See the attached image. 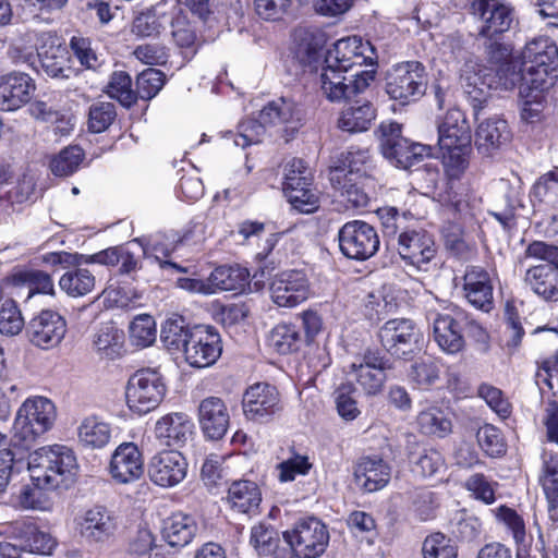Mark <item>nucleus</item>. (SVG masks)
<instances>
[{
	"instance_id": "nucleus-1",
	"label": "nucleus",
	"mask_w": 558,
	"mask_h": 558,
	"mask_svg": "<svg viewBox=\"0 0 558 558\" xmlns=\"http://www.w3.org/2000/svg\"><path fill=\"white\" fill-rule=\"evenodd\" d=\"M361 38L353 36L336 41L325 56L320 88L330 101L351 100L363 94L375 78L374 70H359L368 59Z\"/></svg>"
},
{
	"instance_id": "nucleus-2",
	"label": "nucleus",
	"mask_w": 558,
	"mask_h": 558,
	"mask_svg": "<svg viewBox=\"0 0 558 558\" xmlns=\"http://www.w3.org/2000/svg\"><path fill=\"white\" fill-rule=\"evenodd\" d=\"M461 87L474 110L481 109L490 97V92L512 90L514 87L526 86L527 75L520 58H511L509 62L493 69L475 63L464 64L461 73Z\"/></svg>"
},
{
	"instance_id": "nucleus-3",
	"label": "nucleus",
	"mask_w": 558,
	"mask_h": 558,
	"mask_svg": "<svg viewBox=\"0 0 558 558\" xmlns=\"http://www.w3.org/2000/svg\"><path fill=\"white\" fill-rule=\"evenodd\" d=\"M27 470L35 486L53 489L73 481L77 460L66 446H46L29 453Z\"/></svg>"
},
{
	"instance_id": "nucleus-4",
	"label": "nucleus",
	"mask_w": 558,
	"mask_h": 558,
	"mask_svg": "<svg viewBox=\"0 0 558 558\" xmlns=\"http://www.w3.org/2000/svg\"><path fill=\"white\" fill-rule=\"evenodd\" d=\"M525 257L546 260L550 265H537L526 270L524 282L545 301L558 300V246L534 241L525 250Z\"/></svg>"
},
{
	"instance_id": "nucleus-5",
	"label": "nucleus",
	"mask_w": 558,
	"mask_h": 558,
	"mask_svg": "<svg viewBox=\"0 0 558 558\" xmlns=\"http://www.w3.org/2000/svg\"><path fill=\"white\" fill-rule=\"evenodd\" d=\"M521 63L526 73V84L550 87L558 73V48L548 37L536 38L524 47Z\"/></svg>"
},
{
	"instance_id": "nucleus-6",
	"label": "nucleus",
	"mask_w": 558,
	"mask_h": 558,
	"mask_svg": "<svg viewBox=\"0 0 558 558\" xmlns=\"http://www.w3.org/2000/svg\"><path fill=\"white\" fill-rule=\"evenodd\" d=\"M401 132V124L386 121L380 123L376 135L383 156L397 168L408 170L421 162L424 157L429 156L430 148L410 142L402 136Z\"/></svg>"
},
{
	"instance_id": "nucleus-7",
	"label": "nucleus",
	"mask_w": 558,
	"mask_h": 558,
	"mask_svg": "<svg viewBox=\"0 0 558 558\" xmlns=\"http://www.w3.org/2000/svg\"><path fill=\"white\" fill-rule=\"evenodd\" d=\"M166 391L163 377L157 369L142 368L129 378L125 388L126 404L135 414H147L158 408Z\"/></svg>"
},
{
	"instance_id": "nucleus-8",
	"label": "nucleus",
	"mask_w": 558,
	"mask_h": 558,
	"mask_svg": "<svg viewBox=\"0 0 558 558\" xmlns=\"http://www.w3.org/2000/svg\"><path fill=\"white\" fill-rule=\"evenodd\" d=\"M56 417V407L49 399L28 398L17 410L13 425L14 437L26 442L34 441L51 429Z\"/></svg>"
},
{
	"instance_id": "nucleus-9",
	"label": "nucleus",
	"mask_w": 558,
	"mask_h": 558,
	"mask_svg": "<svg viewBox=\"0 0 558 558\" xmlns=\"http://www.w3.org/2000/svg\"><path fill=\"white\" fill-rule=\"evenodd\" d=\"M428 75L418 61L393 65L386 75V92L390 98L408 104L420 99L426 92Z\"/></svg>"
},
{
	"instance_id": "nucleus-10",
	"label": "nucleus",
	"mask_w": 558,
	"mask_h": 558,
	"mask_svg": "<svg viewBox=\"0 0 558 558\" xmlns=\"http://www.w3.org/2000/svg\"><path fill=\"white\" fill-rule=\"evenodd\" d=\"M283 538L298 558H318L325 553L330 536L327 526L311 517L295 522L283 533Z\"/></svg>"
},
{
	"instance_id": "nucleus-11",
	"label": "nucleus",
	"mask_w": 558,
	"mask_h": 558,
	"mask_svg": "<svg viewBox=\"0 0 558 558\" xmlns=\"http://www.w3.org/2000/svg\"><path fill=\"white\" fill-rule=\"evenodd\" d=\"M341 253L355 260L371 258L379 248V236L375 228L362 220L344 223L338 232Z\"/></svg>"
},
{
	"instance_id": "nucleus-12",
	"label": "nucleus",
	"mask_w": 558,
	"mask_h": 558,
	"mask_svg": "<svg viewBox=\"0 0 558 558\" xmlns=\"http://www.w3.org/2000/svg\"><path fill=\"white\" fill-rule=\"evenodd\" d=\"M387 368H389L388 361L384 356L367 351L350 364L348 376L356 383L365 396L373 397L381 392L386 383Z\"/></svg>"
},
{
	"instance_id": "nucleus-13",
	"label": "nucleus",
	"mask_w": 558,
	"mask_h": 558,
	"mask_svg": "<svg viewBox=\"0 0 558 558\" xmlns=\"http://www.w3.org/2000/svg\"><path fill=\"white\" fill-rule=\"evenodd\" d=\"M379 339L388 353L404 357L418 349L422 333L412 320L396 318L386 322L379 329Z\"/></svg>"
},
{
	"instance_id": "nucleus-14",
	"label": "nucleus",
	"mask_w": 558,
	"mask_h": 558,
	"mask_svg": "<svg viewBox=\"0 0 558 558\" xmlns=\"http://www.w3.org/2000/svg\"><path fill=\"white\" fill-rule=\"evenodd\" d=\"M311 293V283L303 270L281 271L270 283L271 300L280 307H295L305 302Z\"/></svg>"
},
{
	"instance_id": "nucleus-15",
	"label": "nucleus",
	"mask_w": 558,
	"mask_h": 558,
	"mask_svg": "<svg viewBox=\"0 0 558 558\" xmlns=\"http://www.w3.org/2000/svg\"><path fill=\"white\" fill-rule=\"evenodd\" d=\"M470 12L481 23L478 35L490 40L509 31L513 22L512 9L499 0H473Z\"/></svg>"
},
{
	"instance_id": "nucleus-16",
	"label": "nucleus",
	"mask_w": 558,
	"mask_h": 558,
	"mask_svg": "<svg viewBox=\"0 0 558 558\" xmlns=\"http://www.w3.org/2000/svg\"><path fill=\"white\" fill-rule=\"evenodd\" d=\"M221 352L219 333L209 326H195L183 354L191 366L202 368L216 363Z\"/></svg>"
},
{
	"instance_id": "nucleus-17",
	"label": "nucleus",
	"mask_w": 558,
	"mask_h": 558,
	"mask_svg": "<svg viewBox=\"0 0 558 558\" xmlns=\"http://www.w3.org/2000/svg\"><path fill=\"white\" fill-rule=\"evenodd\" d=\"M398 253L409 265L427 271L436 258V245L433 238L423 230H404L398 235Z\"/></svg>"
},
{
	"instance_id": "nucleus-18",
	"label": "nucleus",
	"mask_w": 558,
	"mask_h": 558,
	"mask_svg": "<svg viewBox=\"0 0 558 558\" xmlns=\"http://www.w3.org/2000/svg\"><path fill=\"white\" fill-rule=\"evenodd\" d=\"M76 529L87 543H105L114 536L118 519L114 512L106 507L94 506L77 518Z\"/></svg>"
},
{
	"instance_id": "nucleus-19",
	"label": "nucleus",
	"mask_w": 558,
	"mask_h": 558,
	"mask_svg": "<svg viewBox=\"0 0 558 558\" xmlns=\"http://www.w3.org/2000/svg\"><path fill=\"white\" fill-rule=\"evenodd\" d=\"M242 404L246 418L260 423L268 422L281 410L278 390L267 383L250 386L243 396Z\"/></svg>"
},
{
	"instance_id": "nucleus-20",
	"label": "nucleus",
	"mask_w": 558,
	"mask_h": 558,
	"mask_svg": "<svg viewBox=\"0 0 558 558\" xmlns=\"http://www.w3.org/2000/svg\"><path fill=\"white\" fill-rule=\"evenodd\" d=\"M466 326L475 335L483 332L482 327L475 320H469L468 317L454 318L447 314H438L433 322L434 339L444 352L458 353L464 347L462 328Z\"/></svg>"
},
{
	"instance_id": "nucleus-21",
	"label": "nucleus",
	"mask_w": 558,
	"mask_h": 558,
	"mask_svg": "<svg viewBox=\"0 0 558 558\" xmlns=\"http://www.w3.org/2000/svg\"><path fill=\"white\" fill-rule=\"evenodd\" d=\"M187 471L185 458L178 450H163L156 453L148 464V476L161 487H173L181 483Z\"/></svg>"
},
{
	"instance_id": "nucleus-22",
	"label": "nucleus",
	"mask_w": 558,
	"mask_h": 558,
	"mask_svg": "<svg viewBox=\"0 0 558 558\" xmlns=\"http://www.w3.org/2000/svg\"><path fill=\"white\" fill-rule=\"evenodd\" d=\"M144 473V459L134 442L120 444L111 454L109 474L119 484H130Z\"/></svg>"
},
{
	"instance_id": "nucleus-23",
	"label": "nucleus",
	"mask_w": 558,
	"mask_h": 558,
	"mask_svg": "<svg viewBox=\"0 0 558 558\" xmlns=\"http://www.w3.org/2000/svg\"><path fill=\"white\" fill-rule=\"evenodd\" d=\"M66 324L57 312L45 310L36 315L28 324L29 341L41 349L57 347L64 338Z\"/></svg>"
},
{
	"instance_id": "nucleus-24",
	"label": "nucleus",
	"mask_w": 558,
	"mask_h": 558,
	"mask_svg": "<svg viewBox=\"0 0 558 558\" xmlns=\"http://www.w3.org/2000/svg\"><path fill=\"white\" fill-rule=\"evenodd\" d=\"M36 89L34 80L26 73L12 72L0 76V109L14 111L31 99Z\"/></svg>"
},
{
	"instance_id": "nucleus-25",
	"label": "nucleus",
	"mask_w": 558,
	"mask_h": 558,
	"mask_svg": "<svg viewBox=\"0 0 558 558\" xmlns=\"http://www.w3.org/2000/svg\"><path fill=\"white\" fill-rule=\"evenodd\" d=\"M195 430L192 418L181 412L170 413L160 417L154 427L159 442L167 447L180 448L187 444Z\"/></svg>"
},
{
	"instance_id": "nucleus-26",
	"label": "nucleus",
	"mask_w": 558,
	"mask_h": 558,
	"mask_svg": "<svg viewBox=\"0 0 558 558\" xmlns=\"http://www.w3.org/2000/svg\"><path fill=\"white\" fill-rule=\"evenodd\" d=\"M198 421L204 435L221 439L228 432L230 414L226 402L218 397H207L198 405Z\"/></svg>"
},
{
	"instance_id": "nucleus-27",
	"label": "nucleus",
	"mask_w": 558,
	"mask_h": 558,
	"mask_svg": "<svg viewBox=\"0 0 558 558\" xmlns=\"http://www.w3.org/2000/svg\"><path fill=\"white\" fill-rule=\"evenodd\" d=\"M259 119L268 128H279L284 133H293L301 125L302 112L292 99L280 97L262 109Z\"/></svg>"
},
{
	"instance_id": "nucleus-28",
	"label": "nucleus",
	"mask_w": 558,
	"mask_h": 558,
	"mask_svg": "<svg viewBox=\"0 0 558 558\" xmlns=\"http://www.w3.org/2000/svg\"><path fill=\"white\" fill-rule=\"evenodd\" d=\"M493 290L490 275L484 268L466 267L463 276V291L470 304L484 312H489L493 307Z\"/></svg>"
},
{
	"instance_id": "nucleus-29",
	"label": "nucleus",
	"mask_w": 558,
	"mask_h": 558,
	"mask_svg": "<svg viewBox=\"0 0 558 558\" xmlns=\"http://www.w3.org/2000/svg\"><path fill=\"white\" fill-rule=\"evenodd\" d=\"M390 477V465L377 456L361 458L354 468L355 484L366 493L383 489Z\"/></svg>"
},
{
	"instance_id": "nucleus-30",
	"label": "nucleus",
	"mask_w": 558,
	"mask_h": 558,
	"mask_svg": "<svg viewBox=\"0 0 558 558\" xmlns=\"http://www.w3.org/2000/svg\"><path fill=\"white\" fill-rule=\"evenodd\" d=\"M440 148L470 147L471 130L464 113L459 109L449 110L438 126Z\"/></svg>"
},
{
	"instance_id": "nucleus-31",
	"label": "nucleus",
	"mask_w": 558,
	"mask_h": 558,
	"mask_svg": "<svg viewBox=\"0 0 558 558\" xmlns=\"http://www.w3.org/2000/svg\"><path fill=\"white\" fill-rule=\"evenodd\" d=\"M250 271L242 266H220L209 276L213 293L232 291L236 294L251 292Z\"/></svg>"
},
{
	"instance_id": "nucleus-32",
	"label": "nucleus",
	"mask_w": 558,
	"mask_h": 558,
	"mask_svg": "<svg viewBox=\"0 0 558 558\" xmlns=\"http://www.w3.org/2000/svg\"><path fill=\"white\" fill-rule=\"evenodd\" d=\"M510 138L511 133L507 122L499 118L482 121L475 133V144L478 150L486 155L506 145Z\"/></svg>"
},
{
	"instance_id": "nucleus-33",
	"label": "nucleus",
	"mask_w": 558,
	"mask_h": 558,
	"mask_svg": "<svg viewBox=\"0 0 558 558\" xmlns=\"http://www.w3.org/2000/svg\"><path fill=\"white\" fill-rule=\"evenodd\" d=\"M85 263H95L106 266H120L119 272L131 275L141 267V260L132 252L131 246H113L88 256H81Z\"/></svg>"
},
{
	"instance_id": "nucleus-34",
	"label": "nucleus",
	"mask_w": 558,
	"mask_h": 558,
	"mask_svg": "<svg viewBox=\"0 0 558 558\" xmlns=\"http://www.w3.org/2000/svg\"><path fill=\"white\" fill-rule=\"evenodd\" d=\"M228 501L240 513L256 514L262 501L258 486L251 481H236L228 490Z\"/></svg>"
},
{
	"instance_id": "nucleus-35",
	"label": "nucleus",
	"mask_w": 558,
	"mask_h": 558,
	"mask_svg": "<svg viewBox=\"0 0 558 558\" xmlns=\"http://www.w3.org/2000/svg\"><path fill=\"white\" fill-rule=\"evenodd\" d=\"M197 524L195 520L184 513H174L167 518L162 526V536L172 547H184L196 535Z\"/></svg>"
},
{
	"instance_id": "nucleus-36",
	"label": "nucleus",
	"mask_w": 558,
	"mask_h": 558,
	"mask_svg": "<svg viewBox=\"0 0 558 558\" xmlns=\"http://www.w3.org/2000/svg\"><path fill=\"white\" fill-rule=\"evenodd\" d=\"M329 180L335 190L340 192L343 201L354 208L366 207L369 202L368 194L362 186L355 182L356 178H351L344 168H333L330 170Z\"/></svg>"
},
{
	"instance_id": "nucleus-37",
	"label": "nucleus",
	"mask_w": 558,
	"mask_h": 558,
	"mask_svg": "<svg viewBox=\"0 0 558 558\" xmlns=\"http://www.w3.org/2000/svg\"><path fill=\"white\" fill-rule=\"evenodd\" d=\"M111 426L98 416L85 417L77 427L80 444L88 449H101L111 439Z\"/></svg>"
},
{
	"instance_id": "nucleus-38",
	"label": "nucleus",
	"mask_w": 558,
	"mask_h": 558,
	"mask_svg": "<svg viewBox=\"0 0 558 558\" xmlns=\"http://www.w3.org/2000/svg\"><path fill=\"white\" fill-rule=\"evenodd\" d=\"M21 549L31 554L51 555L57 546L56 538L33 523H24L17 532Z\"/></svg>"
},
{
	"instance_id": "nucleus-39",
	"label": "nucleus",
	"mask_w": 558,
	"mask_h": 558,
	"mask_svg": "<svg viewBox=\"0 0 558 558\" xmlns=\"http://www.w3.org/2000/svg\"><path fill=\"white\" fill-rule=\"evenodd\" d=\"M374 118L375 111L372 105L362 99H356L343 109L338 125L349 133L363 132L369 128Z\"/></svg>"
},
{
	"instance_id": "nucleus-40",
	"label": "nucleus",
	"mask_w": 558,
	"mask_h": 558,
	"mask_svg": "<svg viewBox=\"0 0 558 558\" xmlns=\"http://www.w3.org/2000/svg\"><path fill=\"white\" fill-rule=\"evenodd\" d=\"M96 284V278L87 268H74L64 272L60 280V289L69 296L80 298L90 293Z\"/></svg>"
},
{
	"instance_id": "nucleus-41",
	"label": "nucleus",
	"mask_w": 558,
	"mask_h": 558,
	"mask_svg": "<svg viewBox=\"0 0 558 558\" xmlns=\"http://www.w3.org/2000/svg\"><path fill=\"white\" fill-rule=\"evenodd\" d=\"M124 333L113 323H105L99 326L94 335V348L105 356L113 359L121 352Z\"/></svg>"
},
{
	"instance_id": "nucleus-42",
	"label": "nucleus",
	"mask_w": 558,
	"mask_h": 558,
	"mask_svg": "<svg viewBox=\"0 0 558 558\" xmlns=\"http://www.w3.org/2000/svg\"><path fill=\"white\" fill-rule=\"evenodd\" d=\"M420 430L423 434L446 437L451 433L452 424L445 412L437 408L430 407L418 413L416 418Z\"/></svg>"
},
{
	"instance_id": "nucleus-43",
	"label": "nucleus",
	"mask_w": 558,
	"mask_h": 558,
	"mask_svg": "<svg viewBox=\"0 0 558 558\" xmlns=\"http://www.w3.org/2000/svg\"><path fill=\"white\" fill-rule=\"evenodd\" d=\"M547 88L548 87H536L531 84L520 88L521 118L524 121L532 123L541 118L545 106L544 92Z\"/></svg>"
},
{
	"instance_id": "nucleus-44",
	"label": "nucleus",
	"mask_w": 558,
	"mask_h": 558,
	"mask_svg": "<svg viewBox=\"0 0 558 558\" xmlns=\"http://www.w3.org/2000/svg\"><path fill=\"white\" fill-rule=\"evenodd\" d=\"M498 521L502 522L513 535L515 543L519 545L517 558H529L526 550V533L523 519L517 513L515 510L500 506L493 510Z\"/></svg>"
},
{
	"instance_id": "nucleus-45",
	"label": "nucleus",
	"mask_w": 558,
	"mask_h": 558,
	"mask_svg": "<svg viewBox=\"0 0 558 558\" xmlns=\"http://www.w3.org/2000/svg\"><path fill=\"white\" fill-rule=\"evenodd\" d=\"M541 483L550 511H558V453L544 452Z\"/></svg>"
},
{
	"instance_id": "nucleus-46",
	"label": "nucleus",
	"mask_w": 558,
	"mask_h": 558,
	"mask_svg": "<svg viewBox=\"0 0 558 558\" xmlns=\"http://www.w3.org/2000/svg\"><path fill=\"white\" fill-rule=\"evenodd\" d=\"M193 328L183 325L182 319H170L161 328V341L171 352H184Z\"/></svg>"
},
{
	"instance_id": "nucleus-47",
	"label": "nucleus",
	"mask_w": 558,
	"mask_h": 558,
	"mask_svg": "<svg viewBox=\"0 0 558 558\" xmlns=\"http://www.w3.org/2000/svg\"><path fill=\"white\" fill-rule=\"evenodd\" d=\"M84 160V151L78 146H69L50 160V170L57 177H68L77 171Z\"/></svg>"
},
{
	"instance_id": "nucleus-48",
	"label": "nucleus",
	"mask_w": 558,
	"mask_h": 558,
	"mask_svg": "<svg viewBox=\"0 0 558 558\" xmlns=\"http://www.w3.org/2000/svg\"><path fill=\"white\" fill-rule=\"evenodd\" d=\"M268 128L267 124L255 120L243 121L238 126V132L229 131L226 133L227 140H232L233 145L236 147L245 148L248 145L262 142L263 135Z\"/></svg>"
},
{
	"instance_id": "nucleus-49",
	"label": "nucleus",
	"mask_w": 558,
	"mask_h": 558,
	"mask_svg": "<svg viewBox=\"0 0 558 558\" xmlns=\"http://www.w3.org/2000/svg\"><path fill=\"white\" fill-rule=\"evenodd\" d=\"M250 544L258 556H270L278 548L279 537L270 525L260 523L252 527Z\"/></svg>"
},
{
	"instance_id": "nucleus-50",
	"label": "nucleus",
	"mask_w": 558,
	"mask_h": 558,
	"mask_svg": "<svg viewBox=\"0 0 558 558\" xmlns=\"http://www.w3.org/2000/svg\"><path fill=\"white\" fill-rule=\"evenodd\" d=\"M410 380L420 389H428L439 378V367L432 357L415 361L409 373Z\"/></svg>"
},
{
	"instance_id": "nucleus-51",
	"label": "nucleus",
	"mask_w": 558,
	"mask_h": 558,
	"mask_svg": "<svg viewBox=\"0 0 558 558\" xmlns=\"http://www.w3.org/2000/svg\"><path fill=\"white\" fill-rule=\"evenodd\" d=\"M130 75L123 71L113 72L106 93L110 98L117 99L122 106L130 107L135 101V94L132 90Z\"/></svg>"
},
{
	"instance_id": "nucleus-52",
	"label": "nucleus",
	"mask_w": 558,
	"mask_h": 558,
	"mask_svg": "<svg viewBox=\"0 0 558 558\" xmlns=\"http://www.w3.org/2000/svg\"><path fill=\"white\" fill-rule=\"evenodd\" d=\"M301 337L295 326L277 325L270 333V344L280 354H288L298 349Z\"/></svg>"
},
{
	"instance_id": "nucleus-53",
	"label": "nucleus",
	"mask_w": 558,
	"mask_h": 558,
	"mask_svg": "<svg viewBox=\"0 0 558 558\" xmlns=\"http://www.w3.org/2000/svg\"><path fill=\"white\" fill-rule=\"evenodd\" d=\"M130 339L136 347H149L156 339V324L150 315H140L130 325Z\"/></svg>"
},
{
	"instance_id": "nucleus-54",
	"label": "nucleus",
	"mask_w": 558,
	"mask_h": 558,
	"mask_svg": "<svg viewBox=\"0 0 558 558\" xmlns=\"http://www.w3.org/2000/svg\"><path fill=\"white\" fill-rule=\"evenodd\" d=\"M166 23L165 16L156 9L140 13L133 21L132 33L140 37H151L160 34Z\"/></svg>"
},
{
	"instance_id": "nucleus-55",
	"label": "nucleus",
	"mask_w": 558,
	"mask_h": 558,
	"mask_svg": "<svg viewBox=\"0 0 558 558\" xmlns=\"http://www.w3.org/2000/svg\"><path fill=\"white\" fill-rule=\"evenodd\" d=\"M424 558H457L458 553L451 539L441 533L427 536L422 547Z\"/></svg>"
},
{
	"instance_id": "nucleus-56",
	"label": "nucleus",
	"mask_w": 558,
	"mask_h": 558,
	"mask_svg": "<svg viewBox=\"0 0 558 558\" xmlns=\"http://www.w3.org/2000/svg\"><path fill=\"white\" fill-rule=\"evenodd\" d=\"M24 327L22 313L13 300H5L0 306V332L5 336H15Z\"/></svg>"
},
{
	"instance_id": "nucleus-57",
	"label": "nucleus",
	"mask_w": 558,
	"mask_h": 558,
	"mask_svg": "<svg viewBox=\"0 0 558 558\" xmlns=\"http://www.w3.org/2000/svg\"><path fill=\"white\" fill-rule=\"evenodd\" d=\"M498 484L489 481L484 474L475 473L464 482V488L473 498L486 505L495 501V492Z\"/></svg>"
},
{
	"instance_id": "nucleus-58",
	"label": "nucleus",
	"mask_w": 558,
	"mask_h": 558,
	"mask_svg": "<svg viewBox=\"0 0 558 558\" xmlns=\"http://www.w3.org/2000/svg\"><path fill=\"white\" fill-rule=\"evenodd\" d=\"M310 186L296 185L286 191L293 208L303 214L314 213L319 207V196Z\"/></svg>"
},
{
	"instance_id": "nucleus-59",
	"label": "nucleus",
	"mask_w": 558,
	"mask_h": 558,
	"mask_svg": "<svg viewBox=\"0 0 558 558\" xmlns=\"http://www.w3.org/2000/svg\"><path fill=\"white\" fill-rule=\"evenodd\" d=\"M342 168L345 169V172L351 178L366 175L372 168L369 150L366 148L351 147L343 159Z\"/></svg>"
},
{
	"instance_id": "nucleus-60",
	"label": "nucleus",
	"mask_w": 558,
	"mask_h": 558,
	"mask_svg": "<svg viewBox=\"0 0 558 558\" xmlns=\"http://www.w3.org/2000/svg\"><path fill=\"white\" fill-rule=\"evenodd\" d=\"M116 107L111 102H96L89 108L88 128L94 133L107 130L116 119Z\"/></svg>"
},
{
	"instance_id": "nucleus-61",
	"label": "nucleus",
	"mask_w": 558,
	"mask_h": 558,
	"mask_svg": "<svg viewBox=\"0 0 558 558\" xmlns=\"http://www.w3.org/2000/svg\"><path fill=\"white\" fill-rule=\"evenodd\" d=\"M477 442L489 457H499L506 452V445L498 428L486 424L477 432Z\"/></svg>"
},
{
	"instance_id": "nucleus-62",
	"label": "nucleus",
	"mask_w": 558,
	"mask_h": 558,
	"mask_svg": "<svg viewBox=\"0 0 558 558\" xmlns=\"http://www.w3.org/2000/svg\"><path fill=\"white\" fill-rule=\"evenodd\" d=\"M442 471H445V460L435 449H425L414 461L413 472L423 477H432Z\"/></svg>"
},
{
	"instance_id": "nucleus-63",
	"label": "nucleus",
	"mask_w": 558,
	"mask_h": 558,
	"mask_svg": "<svg viewBox=\"0 0 558 558\" xmlns=\"http://www.w3.org/2000/svg\"><path fill=\"white\" fill-rule=\"evenodd\" d=\"M165 84V75L160 70L147 69L136 80L137 94L142 99L155 97Z\"/></svg>"
},
{
	"instance_id": "nucleus-64",
	"label": "nucleus",
	"mask_w": 558,
	"mask_h": 558,
	"mask_svg": "<svg viewBox=\"0 0 558 558\" xmlns=\"http://www.w3.org/2000/svg\"><path fill=\"white\" fill-rule=\"evenodd\" d=\"M535 377L541 389L547 387L554 395L558 393V351L541 363Z\"/></svg>"
}]
</instances>
